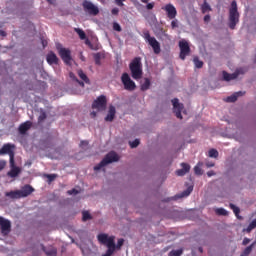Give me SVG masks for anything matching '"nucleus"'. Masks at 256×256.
<instances>
[{
    "instance_id": "obj_32",
    "label": "nucleus",
    "mask_w": 256,
    "mask_h": 256,
    "mask_svg": "<svg viewBox=\"0 0 256 256\" xmlns=\"http://www.w3.org/2000/svg\"><path fill=\"white\" fill-rule=\"evenodd\" d=\"M78 76L82 81H85L86 83H89V77H87V74L83 72V70L78 71Z\"/></svg>"
},
{
    "instance_id": "obj_55",
    "label": "nucleus",
    "mask_w": 256,
    "mask_h": 256,
    "mask_svg": "<svg viewBox=\"0 0 256 256\" xmlns=\"http://www.w3.org/2000/svg\"><path fill=\"white\" fill-rule=\"evenodd\" d=\"M153 7H155V3H148V4L146 5V9H148V10L153 9Z\"/></svg>"
},
{
    "instance_id": "obj_49",
    "label": "nucleus",
    "mask_w": 256,
    "mask_h": 256,
    "mask_svg": "<svg viewBox=\"0 0 256 256\" xmlns=\"http://www.w3.org/2000/svg\"><path fill=\"white\" fill-rule=\"evenodd\" d=\"M68 195H77L79 193V191L75 188H73L72 190H68Z\"/></svg>"
},
{
    "instance_id": "obj_8",
    "label": "nucleus",
    "mask_w": 256,
    "mask_h": 256,
    "mask_svg": "<svg viewBox=\"0 0 256 256\" xmlns=\"http://www.w3.org/2000/svg\"><path fill=\"white\" fill-rule=\"evenodd\" d=\"M121 81L124 85V89H126V91H135V89H137V85L135 84V82L133 80H131V77L129 76L128 73H123L121 76Z\"/></svg>"
},
{
    "instance_id": "obj_12",
    "label": "nucleus",
    "mask_w": 256,
    "mask_h": 256,
    "mask_svg": "<svg viewBox=\"0 0 256 256\" xmlns=\"http://www.w3.org/2000/svg\"><path fill=\"white\" fill-rule=\"evenodd\" d=\"M0 229L4 236L9 235L11 233V221L0 216Z\"/></svg>"
},
{
    "instance_id": "obj_38",
    "label": "nucleus",
    "mask_w": 256,
    "mask_h": 256,
    "mask_svg": "<svg viewBox=\"0 0 256 256\" xmlns=\"http://www.w3.org/2000/svg\"><path fill=\"white\" fill-rule=\"evenodd\" d=\"M139 143H140L139 139H135L134 141L129 142V145H130L131 149H135V148L139 147Z\"/></svg>"
},
{
    "instance_id": "obj_57",
    "label": "nucleus",
    "mask_w": 256,
    "mask_h": 256,
    "mask_svg": "<svg viewBox=\"0 0 256 256\" xmlns=\"http://www.w3.org/2000/svg\"><path fill=\"white\" fill-rule=\"evenodd\" d=\"M70 78L73 79L74 81H77V77L75 76V74H73V72H70Z\"/></svg>"
},
{
    "instance_id": "obj_59",
    "label": "nucleus",
    "mask_w": 256,
    "mask_h": 256,
    "mask_svg": "<svg viewBox=\"0 0 256 256\" xmlns=\"http://www.w3.org/2000/svg\"><path fill=\"white\" fill-rule=\"evenodd\" d=\"M41 43H42V46H43L44 48H45V47L47 46V44H48L47 40H45V39H42Z\"/></svg>"
},
{
    "instance_id": "obj_6",
    "label": "nucleus",
    "mask_w": 256,
    "mask_h": 256,
    "mask_svg": "<svg viewBox=\"0 0 256 256\" xmlns=\"http://www.w3.org/2000/svg\"><path fill=\"white\" fill-rule=\"evenodd\" d=\"M57 50L58 55L61 57L62 61H64L65 65H71V61H73V57H71V50L61 46H57Z\"/></svg>"
},
{
    "instance_id": "obj_46",
    "label": "nucleus",
    "mask_w": 256,
    "mask_h": 256,
    "mask_svg": "<svg viewBox=\"0 0 256 256\" xmlns=\"http://www.w3.org/2000/svg\"><path fill=\"white\" fill-rule=\"evenodd\" d=\"M7 167V161L0 160V171H3Z\"/></svg>"
},
{
    "instance_id": "obj_10",
    "label": "nucleus",
    "mask_w": 256,
    "mask_h": 256,
    "mask_svg": "<svg viewBox=\"0 0 256 256\" xmlns=\"http://www.w3.org/2000/svg\"><path fill=\"white\" fill-rule=\"evenodd\" d=\"M14 147L15 146L11 144H4L0 149V155H9L10 163L12 165H13V161L15 160V152L13 151Z\"/></svg>"
},
{
    "instance_id": "obj_17",
    "label": "nucleus",
    "mask_w": 256,
    "mask_h": 256,
    "mask_svg": "<svg viewBox=\"0 0 256 256\" xmlns=\"http://www.w3.org/2000/svg\"><path fill=\"white\" fill-rule=\"evenodd\" d=\"M46 61L48 65H58L59 64V58L54 52H50L46 56Z\"/></svg>"
},
{
    "instance_id": "obj_15",
    "label": "nucleus",
    "mask_w": 256,
    "mask_h": 256,
    "mask_svg": "<svg viewBox=\"0 0 256 256\" xmlns=\"http://www.w3.org/2000/svg\"><path fill=\"white\" fill-rule=\"evenodd\" d=\"M164 10L167 13L168 19H175L177 17V9L175 8V6H173V4H167L164 7Z\"/></svg>"
},
{
    "instance_id": "obj_7",
    "label": "nucleus",
    "mask_w": 256,
    "mask_h": 256,
    "mask_svg": "<svg viewBox=\"0 0 256 256\" xmlns=\"http://www.w3.org/2000/svg\"><path fill=\"white\" fill-rule=\"evenodd\" d=\"M82 7L86 13L89 15H93L94 17L99 15V7L95 6L93 2L89 0H84L82 3Z\"/></svg>"
},
{
    "instance_id": "obj_53",
    "label": "nucleus",
    "mask_w": 256,
    "mask_h": 256,
    "mask_svg": "<svg viewBox=\"0 0 256 256\" xmlns=\"http://www.w3.org/2000/svg\"><path fill=\"white\" fill-rule=\"evenodd\" d=\"M114 1H115L116 5H118V7H123V5H125V4H123V2L125 0H114Z\"/></svg>"
},
{
    "instance_id": "obj_50",
    "label": "nucleus",
    "mask_w": 256,
    "mask_h": 256,
    "mask_svg": "<svg viewBox=\"0 0 256 256\" xmlns=\"http://www.w3.org/2000/svg\"><path fill=\"white\" fill-rule=\"evenodd\" d=\"M171 27H172V29H176V27H179V24H178L177 20H173L171 22Z\"/></svg>"
},
{
    "instance_id": "obj_51",
    "label": "nucleus",
    "mask_w": 256,
    "mask_h": 256,
    "mask_svg": "<svg viewBox=\"0 0 256 256\" xmlns=\"http://www.w3.org/2000/svg\"><path fill=\"white\" fill-rule=\"evenodd\" d=\"M237 77H239V76H238L237 72L235 71L234 73L230 74V81L237 79Z\"/></svg>"
},
{
    "instance_id": "obj_20",
    "label": "nucleus",
    "mask_w": 256,
    "mask_h": 256,
    "mask_svg": "<svg viewBox=\"0 0 256 256\" xmlns=\"http://www.w3.org/2000/svg\"><path fill=\"white\" fill-rule=\"evenodd\" d=\"M243 95H245V92H242V91L235 92L231 96H228L225 99V101H226V103H235V101H237V99H239V97H243Z\"/></svg>"
},
{
    "instance_id": "obj_3",
    "label": "nucleus",
    "mask_w": 256,
    "mask_h": 256,
    "mask_svg": "<svg viewBox=\"0 0 256 256\" xmlns=\"http://www.w3.org/2000/svg\"><path fill=\"white\" fill-rule=\"evenodd\" d=\"M142 37L146 41V43H148V45L152 47L155 55H159V53H161V44L159 43V41H157L155 37L151 36L149 30H144Z\"/></svg>"
},
{
    "instance_id": "obj_13",
    "label": "nucleus",
    "mask_w": 256,
    "mask_h": 256,
    "mask_svg": "<svg viewBox=\"0 0 256 256\" xmlns=\"http://www.w3.org/2000/svg\"><path fill=\"white\" fill-rule=\"evenodd\" d=\"M173 105V113H175L177 119H183V116L181 115V111H183L184 106L183 104L179 103V99L174 98L172 100Z\"/></svg>"
},
{
    "instance_id": "obj_41",
    "label": "nucleus",
    "mask_w": 256,
    "mask_h": 256,
    "mask_svg": "<svg viewBox=\"0 0 256 256\" xmlns=\"http://www.w3.org/2000/svg\"><path fill=\"white\" fill-rule=\"evenodd\" d=\"M224 81H231V74L227 73L226 71L222 72Z\"/></svg>"
},
{
    "instance_id": "obj_16",
    "label": "nucleus",
    "mask_w": 256,
    "mask_h": 256,
    "mask_svg": "<svg viewBox=\"0 0 256 256\" xmlns=\"http://www.w3.org/2000/svg\"><path fill=\"white\" fill-rule=\"evenodd\" d=\"M18 191L20 193V199H22L25 197H29V195H31V193L35 191V188L27 184L21 190H18Z\"/></svg>"
},
{
    "instance_id": "obj_62",
    "label": "nucleus",
    "mask_w": 256,
    "mask_h": 256,
    "mask_svg": "<svg viewBox=\"0 0 256 256\" xmlns=\"http://www.w3.org/2000/svg\"><path fill=\"white\" fill-rule=\"evenodd\" d=\"M76 83H79V85H80L81 87H85V83L79 81V79H76Z\"/></svg>"
},
{
    "instance_id": "obj_36",
    "label": "nucleus",
    "mask_w": 256,
    "mask_h": 256,
    "mask_svg": "<svg viewBox=\"0 0 256 256\" xmlns=\"http://www.w3.org/2000/svg\"><path fill=\"white\" fill-rule=\"evenodd\" d=\"M94 61L96 65H101V53L94 54Z\"/></svg>"
},
{
    "instance_id": "obj_54",
    "label": "nucleus",
    "mask_w": 256,
    "mask_h": 256,
    "mask_svg": "<svg viewBox=\"0 0 256 256\" xmlns=\"http://www.w3.org/2000/svg\"><path fill=\"white\" fill-rule=\"evenodd\" d=\"M112 15H119V8H113L111 10Z\"/></svg>"
},
{
    "instance_id": "obj_64",
    "label": "nucleus",
    "mask_w": 256,
    "mask_h": 256,
    "mask_svg": "<svg viewBox=\"0 0 256 256\" xmlns=\"http://www.w3.org/2000/svg\"><path fill=\"white\" fill-rule=\"evenodd\" d=\"M81 145H89L87 141H81Z\"/></svg>"
},
{
    "instance_id": "obj_21",
    "label": "nucleus",
    "mask_w": 256,
    "mask_h": 256,
    "mask_svg": "<svg viewBox=\"0 0 256 256\" xmlns=\"http://www.w3.org/2000/svg\"><path fill=\"white\" fill-rule=\"evenodd\" d=\"M115 113H117V111L115 110V106L111 105L109 107L108 114L105 117V121L111 123L113 121V119H115Z\"/></svg>"
},
{
    "instance_id": "obj_27",
    "label": "nucleus",
    "mask_w": 256,
    "mask_h": 256,
    "mask_svg": "<svg viewBox=\"0 0 256 256\" xmlns=\"http://www.w3.org/2000/svg\"><path fill=\"white\" fill-rule=\"evenodd\" d=\"M151 87V80L149 78H145L144 83L141 84V91H147Z\"/></svg>"
},
{
    "instance_id": "obj_63",
    "label": "nucleus",
    "mask_w": 256,
    "mask_h": 256,
    "mask_svg": "<svg viewBox=\"0 0 256 256\" xmlns=\"http://www.w3.org/2000/svg\"><path fill=\"white\" fill-rule=\"evenodd\" d=\"M90 115L93 119H95V117H97V112L93 111L90 113Z\"/></svg>"
},
{
    "instance_id": "obj_31",
    "label": "nucleus",
    "mask_w": 256,
    "mask_h": 256,
    "mask_svg": "<svg viewBox=\"0 0 256 256\" xmlns=\"http://www.w3.org/2000/svg\"><path fill=\"white\" fill-rule=\"evenodd\" d=\"M183 255V248L178 250H172L168 253V256H182Z\"/></svg>"
},
{
    "instance_id": "obj_22",
    "label": "nucleus",
    "mask_w": 256,
    "mask_h": 256,
    "mask_svg": "<svg viewBox=\"0 0 256 256\" xmlns=\"http://www.w3.org/2000/svg\"><path fill=\"white\" fill-rule=\"evenodd\" d=\"M192 192H193V187L190 186L186 190H184L182 193L177 194L175 196V199H183V197H189Z\"/></svg>"
},
{
    "instance_id": "obj_39",
    "label": "nucleus",
    "mask_w": 256,
    "mask_h": 256,
    "mask_svg": "<svg viewBox=\"0 0 256 256\" xmlns=\"http://www.w3.org/2000/svg\"><path fill=\"white\" fill-rule=\"evenodd\" d=\"M113 30L118 31V33H121L123 31V29L121 28V25H119V23L117 22L113 23Z\"/></svg>"
},
{
    "instance_id": "obj_61",
    "label": "nucleus",
    "mask_w": 256,
    "mask_h": 256,
    "mask_svg": "<svg viewBox=\"0 0 256 256\" xmlns=\"http://www.w3.org/2000/svg\"><path fill=\"white\" fill-rule=\"evenodd\" d=\"M208 177H213L215 175V171H209L207 172Z\"/></svg>"
},
{
    "instance_id": "obj_42",
    "label": "nucleus",
    "mask_w": 256,
    "mask_h": 256,
    "mask_svg": "<svg viewBox=\"0 0 256 256\" xmlns=\"http://www.w3.org/2000/svg\"><path fill=\"white\" fill-rule=\"evenodd\" d=\"M181 166L185 173H189V171L191 170V166L187 163H182Z\"/></svg>"
},
{
    "instance_id": "obj_58",
    "label": "nucleus",
    "mask_w": 256,
    "mask_h": 256,
    "mask_svg": "<svg viewBox=\"0 0 256 256\" xmlns=\"http://www.w3.org/2000/svg\"><path fill=\"white\" fill-rule=\"evenodd\" d=\"M0 37H7V32L0 30Z\"/></svg>"
},
{
    "instance_id": "obj_56",
    "label": "nucleus",
    "mask_w": 256,
    "mask_h": 256,
    "mask_svg": "<svg viewBox=\"0 0 256 256\" xmlns=\"http://www.w3.org/2000/svg\"><path fill=\"white\" fill-rule=\"evenodd\" d=\"M204 21L205 23H209V21H211V16L210 15L204 16Z\"/></svg>"
},
{
    "instance_id": "obj_19",
    "label": "nucleus",
    "mask_w": 256,
    "mask_h": 256,
    "mask_svg": "<svg viewBox=\"0 0 256 256\" xmlns=\"http://www.w3.org/2000/svg\"><path fill=\"white\" fill-rule=\"evenodd\" d=\"M32 125H33V123H31V121H26V122L20 124V126L18 128L20 135H25V133H27V131L29 129H31Z\"/></svg>"
},
{
    "instance_id": "obj_5",
    "label": "nucleus",
    "mask_w": 256,
    "mask_h": 256,
    "mask_svg": "<svg viewBox=\"0 0 256 256\" xmlns=\"http://www.w3.org/2000/svg\"><path fill=\"white\" fill-rule=\"evenodd\" d=\"M97 240L101 245L106 247H115V236H109V234L100 233L97 235Z\"/></svg>"
},
{
    "instance_id": "obj_33",
    "label": "nucleus",
    "mask_w": 256,
    "mask_h": 256,
    "mask_svg": "<svg viewBox=\"0 0 256 256\" xmlns=\"http://www.w3.org/2000/svg\"><path fill=\"white\" fill-rule=\"evenodd\" d=\"M91 219L93 218L91 217V214L89 213V211L82 212V221H89Z\"/></svg>"
},
{
    "instance_id": "obj_43",
    "label": "nucleus",
    "mask_w": 256,
    "mask_h": 256,
    "mask_svg": "<svg viewBox=\"0 0 256 256\" xmlns=\"http://www.w3.org/2000/svg\"><path fill=\"white\" fill-rule=\"evenodd\" d=\"M123 243H125V240L120 238L117 242V245H115V249H120V247H123Z\"/></svg>"
},
{
    "instance_id": "obj_34",
    "label": "nucleus",
    "mask_w": 256,
    "mask_h": 256,
    "mask_svg": "<svg viewBox=\"0 0 256 256\" xmlns=\"http://www.w3.org/2000/svg\"><path fill=\"white\" fill-rule=\"evenodd\" d=\"M207 11H211V6L205 1L202 5V13H207Z\"/></svg>"
},
{
    "instance_id": "obj_2",
    "label": "nucleus",
    "mask_w": 256,
    "mask_h": 256,
    "mask_svg": "<svg viewBox=\"0 0 256 256\" xmlns=\"http://www.w3.org/2000/svg\"><path fill=\"white\" fill-rule=\"evenodd\" d=\"M239 10L237 8V1L233 0L229 8V24L230 29H235L237 23H239Z\"/></svg>"
},
{
    "instance_id": "obj_52",
    "label": "nucleus",
    "mask_w": 256,
    "mask_h": 256,
    "mask_svg": "<svg viewBox=\"0 0 256 256\" xmlns=\"http://www.w3.org/2000/svg\"><path fill=\"white\" fill-rule=\"evenodd\" d=\"M249 243H251V239L249 238H244L243 241H242V245H249Z\"/></svg>"
},
{
    "instance_id": "obj_26",
    "label": "nucleus",
    "mask_w": 256,
    "mask_h": 256,
    "mask_svg": "<svg viewBox=\"0 0 256 256\" xmlns=\"http://www.w3.org/2000/svg\"><path fill=\"white\" fill-rule=\"evenodd\" d=\"M229 207L230 209H232L237 219H241V217L239 216V213H241V209H239V207L235 206V204L233 203H230Z\"/></svg>"
},
{
    "instance_id": "obj_44",
    "label": "nucleus",
    "mask_w": 256,
    "mask_h": 256,
    "mask_svg": "<svg viewBox=\"0 0 256 256\" xmlns=\"http://www.w3.org/2000/svg\"><path fill=\"white\" fill-rule=\"evenodd\" d=\"M237 75H245L247 73V69L245 68H239L236 70Z\"/></svg>"
},
{
    "instance_id": "obj_60",
    "label": "nucleus",
    "mask_w": 256,
    "mask_h": 256,
    "mask_svg": "<svg viewBox=\"0 0 256 256\" xmlns=\"http://www.w3.org/2000/svg\"><path fill=\"white\" fill-rule=\"evenodd\" d=\"M206 167H215V163L208 162V163H206Z\"/></svg>"
},
{
    "instance_id": "obj_11",
    "label": "nucleus",
    "mask_w": 256,
    "mask_h": 256,
    "mask_svg": "<svg viewBox=\"0 0 256 256\" xmlns=\"http://www.w3.org/2000/svg\"><path fill=\"white\" fill-rule=\"evenodd\" d=\"M179 47H180L179 57L182 61H185V59L187 58V55L191 53V47H189V43L184 40L179 42Z\"/></svg>"
},
{
    "instance_id": "obj_24",
    "label": "nucleus",
    "mask_w": 256,
    "mask_h": 256,
    "mask_svg": "<svg viewBox=\"0 0 256 256\" xmlns=\"http://www.w3.org/2000/svg\"><path fill=\"white\" fill-rule=\"evenodd\" d=\"M74 31L75 33H77L82 41H85V39H87V34H85V31H83V29L74 28Z\"/></svg>"
},
{
    "instance_id": "obj_25",
    "label": "nucleus",
    "mask_w": 256,
    "mask_h": 256,
    "mask_svg": "<svg viewBox=\"0 0 256 256\" xmlns=\"http://www.w3.org/2000/svg\"><path fill=\"white\" fill-rule=\"evenodd\" d=\"M256 241L252 243L250 246H247L244 251L241 253L240 256H249L251 255V251H253V246L255 245Z\"/></svg>"
},
{
    "instance_id": "obj_1",
    "label": "nucleus",
    "mask_w": 256,
    "mask_h": 256,
    "mask_svg": "<svg viewBox=\"0 0 256 256\" xmlns=\"http://www.w3.org/2000/svg\"><path fill=\"white\" fill-rule=\"evenodd\" d=\"M129 69L131 71L132 78L139 81L143 77V64L141 63V58H134L129 64Z\"/></svg>"
},
{
    "instance_id": "obj_18",
    "label": "nucleus",
    "mask_w": 256,
    "mask_h": 256,
    "mask_svg": "<svg viewBox=\"0 0 256 256\" xmlns=\"http://www.w3.org/2000/svg\"><path fill=\"white\" fill-rule=\"evenodd\" d=\"M40 247H41L42 251H44L45 255H47V256H57V248H55L53 246H49L47 248L43 244H41Z\"/></svg>"
},
{
    "instance_id": "obj_48",
    "label": "nucleus",
    "mask_w": 256,
    "mask_h": 256,
    "mask_svg": "<svg viewBox=\"0 0 256 256\" xmlns=\"http://www.w3.org/2000/svg\"><path fill=\"white\" fill-rule=\"evenodd\" d=\"M45 119H47V114H45V112H43L39 118H38V121L39 123H41L42 121H45Z\"/></svg>"
},
{
    "instance_id": "obj_28",
    "label": "nucleus",
    "mask_w": 256,
    "mask_h": 256,
    "mask_svg": "<svg viewBox=\"0 0 256 256\" xmlns=\"http://www.w3.org/2000/svg\"><path fill=\"white\" fill-rule=\"evenodd\" d=\"M201 167H203V162H198L197 165L194 167L195 175H203V170L201 169Z\"/></svg>"
},
{
    "instance_id": "obj_9",
    "label": "nucleus",
    "mask_w": 256,
    "mask_h": 256,
    "mask_svg": "<svg viewBox=\"0 0 256 256\" xmlns=\"http://www.w3.org/2000/svg\"><path fill=\"white\" fill-rule=\"evenodd\" d=\"M92 109H97L98 111H105L107 109V97L105 95L99 96L92 103Z\"/></svg>"
},
{
    "instance_id": "obj_30",
    "label": "nucleus",
    "mask_w": 256,
    "mask_h": 256,
    "mask_svg": "<svg viewBox=\"0 0 256 256\" xmlns=\"http://www.w3.org/2000/svg\"><path fill=\"white\" fill-rule=\"evenodd\" d=\"M193 61L196 69H203V61L199 60V57H194Z\"/></svg>"
},
{
    "instance_id": "obj_47",
    "label": "nucleus",
    "mask_w": 256,
    "mask_h": 256,
    "mask_svg": "<svg viewBox=\"0 0 256 256\" xmlns=\"http://www.w3.org/2000/svg\"><path fill=\"white\" fill-rule=\"evenodd\" d=\"M113 253H115V246L114 247H108V250L106 251V254L108 256H111Z\"/></svg>"
},
{
    "instance_id": "obj_35",
    "label": "nucleus",
    "mask_w": 256,
    "mask_h": 256,
    "mask_svg": "<svg viewBox=\"0 0 256 256\" xmlns=\"http://www.w3.org/2000/svg\"><path fill=\"white\" fill-rule=\"evenodd\" d=\"M217 215H223L224 217L229 215V212H227V210H225V208H218L216 210Z\"/></svg>"
},
{
    "instance_id": "obj_4",
    "label": "nucleus",
    "mask_w": 256,
    "mask_h": 256,
    "mask_svg": "<svg viewBox=\"0 0 256 256\" xmlns=\"http://www.w3.org/2000/svg\"><path fill=\"white\" fill-rule=\"evenodd\" d=\"M119 161V155L115 152L108 153L103 160L94 167V171H100V169H103V167L109 165V163H115Z\"/></svg>"
},
{
    "instance_id": "obj_14",
    "label": "nucleus",
    "mask_w": 256,
    "mask_h": 256,
    "mask_svg": "<svg viewBox=\"0 0 256 256\" xmlns=\"http://www.w3.org/2000/svg\"><path fill=\"white\" fill-rule=\"evenodd\" d=\"M10 171L7 172V176L11 177V179H15V177H19L21 173V168L15 165V160H13V164L10 161Z\"/></svg>"
},
{
    "instance_id": "obj_37",
    "label": "nucleus",
    "mask_w": 256,
    "mask_h": 256,
    "mask_svg": "<svg viewBox=\"0 0 256 256\" xmlns=\"http://www.w3.org/2000/svg\"><path fill=\"white\" fill-rule=\"evenodd\" d=\"M256 228V219H254L246 228V231L249 233L252 229Z\"/></svg>"
},
{
    "instance_id": "obj_45",
    "label": "nucleus",
    "mask_w": 256,
    "mask_h": 256,
    "mask_svg": "<svg viewBox=\"0 0 256 256\" xmlns=\"http://www.w3.org/2000/svg\"><path fill=\"white\" fill-rule=\"evenodd\" d=\"M186 174L187 172H185L183 168L176 171V175H178V177H183V175Z\"/></svg>"
},
{
    "instance_id": "obj_29",
    "label": "nucleus",
    "mask_w": 256,
    "mask_h": 256,
    "mask_svg": "<svg viewBox=\"0 0 256 256\" xmlns=\"http://www.w3.org/2000/svg\"><path fill=\"white\" fill-rule=\"evenodd\" d=\"M208 157H211L213 159H217V157H219V151H217V149L212 148L208 151Z\"/></svg>"
},
{
    "instance_id": "obj_40",
    "label": "nucleus",
    "mask_w": 256,
    "mask_h": 256,
    "mask_svg": "<svg viewBox=\"0 0 256 256\" xmlns=\"http://www.w3.org/2000/svg\"><path fill=\"white\" fill-rule=\"evenodd\" d=\"M46 177L49 183H53V180L57 179V174H47Z\"/></svg>"
},
{
    "instance_id": "obj_23",
    "label": "nucleus",
    "mask_w": 256,
    "mask_h": 256,
    "mask_svg": "<svg viewBox=\"0 0 256 256\" xmlns=\"http://www.w3.org/2000/svg\"><path fill=\"white\" fill-rule=\"evenodd\" d=\"M5 197H9L10 199H21L19 190L6 192Z\"/></svg>"
}]
</instances>
